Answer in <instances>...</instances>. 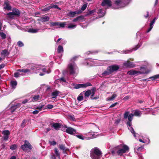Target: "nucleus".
<instances>
[{
    "instance_id": "f257e3e1",
    "label": "nucleus",
    "mask_w": 159,
    "mask_h": 159,
    "mask_svg": "<svg viewBox=\"0 0 159 159\" xmlns=\"http://www.w3.org/2000/svg\"><path fill=\"white\" fill-rule=\"evenodd\" d=\"M120 68L119 66L116 64H113L108 66L106 70L102 74L103 76H107L111 74L114 72H116Z\"/></svg>"
},
{
    "instance_id": "f03ea898",
    "label": "nucleus",
    "mask_w": 159,
    "mask_h": 159,
    "mask_svg": "<svg viewBox=\"0 0 159 159\" xmlns=\"http://www.w3.org/2000/svg\"><path fill=\"white\" fill-rule=\"evenodd\" d=\"M102 152L97 147L93 148L90 153V156L92 159H100L102 157Z\"/></svg>"
},
{
    "instance_id": "7ed1b4c3",
    "label": "nucleus",
    "mask_w": 159,
    "mask_h": 159,
    "mask_svg": "<svg viewBox=\"0 0 159 159\" xmlns=\"http://www.w3.org/2000/svg\"><path fill=\"white\" fill-rule=\"evenodd\" d=\"M12 12H8L7 15L8 16V17L11 19H13L14 16H19L20 12V11L16 8H14L12 10Z\"/></svg>"
},
{
    "instance_id": "20e7f679",
    "label": "nucleus",
    "mask_w": 159,
    "mask_h": 159,
    "mask_svg": "<svg viewBox=\"0 0 159 159\" xmlns=\"http://www.w3.org/2000/svg\"><path fill=\"white\" fill-rule=\"evenodd\" d=\"M122 146V145L120 144L116 147V148L119 149L117 152L118 155H122L123 154L125 153L127 151H129V147L126 145H123L122 147L123 148L119 149V148L120 147Z\"/></svg>"
},
{
    "instance_id": "39448f33",
    "label": "nucleus",
    "mask_w": 159,
    "mask_h": 159,
    "mask_svg": "<svg viewBox=\"0 0 159 159\" xmlns=\"http://www.w3.org/2000/svg\"><path fill=\"white\" fill-rule=\"evenodd\" d=\"M20 148L24 151H25L28 150V149L31 150L33 147L28 141L25 140L24 141V144L22 145Z\"/></svg>"
},
{
    "instance_id": "423d86ee",
    "label": "nucleus",
    "mask_w": 159,
    "mask_h": 159,
    "mask_svg": "<svg viewBox=\"0 0 159 159\" xmlns=\"http://www.w3.org/2000/svg\"><path fill=\"white\" fill-rule=\"evenodd\" d=\"M92 84L89 82H87L85 84H78L75 85L74 88L78 89L80 88H85L88 86H92Z\"/></svg>"
},
{
    "instance_id": "0eeeda50",
    "label": "nucleus",
    "mask_w": 159,
    "mask_h": 159,
    "mask_svg": "<svg viewBox=\"0 0 159 159\" xmlns=\"http://www.w3.org/2000/svg\"><path fill=\"white\" fill-rule=\"evenodd\" d=\"M134 115L132 113L129 114V112L126 111L125 112L124 115V119H127L128 118V121H131L133 119V117Z\"/></svg>"
},
{
    "instance_id": "6e6552de",
    "label": "nucleus",
    "mask_w": 159,
    "mask_h": 159,
    "mask_svg": "<svg viewBox=\"0 0 159 159\" xmlns=\"http://www.w3.org/2000/svg\"><path fill=\"white\" fill-rule=\"evenodd\" d=\"M64 128H66V129H64L66 132L70 134L73 135L74 134V133L76 132L75 129L71 127H67L65 125Z\"/></svg>"
},
{
    "instance_id": "1a4fd4ad",
    "label": "nucleus",
    "mask_w": 159,
    "mask_h": 159,
    "mask_svg": "<svg viewBox=\"0 0 159 159\" xmlns=\"http://www.w3.org/2000/svg\"><path fill=\"white\" fill-rule=\"evenodd\" d=\"M3 6L4 7L3 9L8 11L11 10V7L10 4L9 2L7 0L4 1Z\"/></svg>"
},
{
    "instance_id": "9d476101",
    "label": "nucleus",
    "mask_w": 159,
    "mask_h": 159,
    "mask_svg": "<svg viewBox=\"0 0 159 159\" xmlns=\"http://www.w3.org/2000/svg\"><path fill=\"white\" fill-rule=\"evenodd\" d=\"M123 66L126 68H133L135 67V65L133 62H130L129 60L123 63Z\"/></svg>"
},
{
    "instance_id": "9b49d317",
    "label": "nucleus",
    "mask_w": 159,
    "mask_h": 159,
    "mask_svg": "<svg viewBox=\"0 0 159 159\" xmlns=\"http://www.w3.org/2000/svg\"><path fill=\"white\" fill-rule=\"evenodd\" d=\"M52 127H53L56 130H58L61 127V125L58 123L52 122L49 124Z\"/></svg>"
},
{
    "instance_id": "f8f14e48",
    "label": "nucleus",
    "mask_w": 159,
    "mask_h": 159,
    "mask_svg": "<svg viewBox=\"0 0 159 159\" xmlns=\"http://www.w3.org/2000/svg\"><path fill=\"white\" fill-rule=\"evenodd\" d=\"M81 13L82 11L81 10H79L75 11H70L68 14V16L70 17H74L75 16L76 14H79Z\"/></svg>"
},
{
    "instance_id": "ddd939ff",
    "label": "nucleus",
    "mask_w": 159,
    "mask_h": 159,
    "mask_svg": "<svg viewBox=\"0 0 159 159\" xmlns=\"http://www.w3.org/2000/svg\"><path fill=\"white\" fill-rule=\"evenodd\" d=\"M21 106V104L20 103H17L15 105L12 106L10 108V110L11 112L16 111L17 108H19Z\"/></svg>"
},
{
    "instance_id": "4468645a",
    "label": "nucleus",
    "mask_w": 159,
    "mask_h": 159,
    "mask_svg": "<svg viewBox=\"0 0 159 159\" xmlns=\"http://www.w3.org/2000/svg\"><path fill=\"white\" fill-rule=\"evenodd\" d=\"M68 68L70 75H73L75 73V71L74 70L73 65L72 63H70L68 65Z\"/></svg>"
},
{
    "instance_id": "2eb2a0df",
    "label": "nucleus",
    "mask_w": 159,
    "mask_h": 159,
    "mask_svg": "<svg viewBox=\"0 0 159 159\" xmlns=\"http://www.w3.org/2000/svg\"><path fill=\"white\" fill-rule=\"evenodd\" d=\"M59 148L60 150H62L63 153H66V152L69 151V149L66 148L64 144H61L60 145Z\"/></svg>"
},
{
    "instance_id": "dca6fc26",
    "label": "nucleus",
    "mask_w": 159,
    "mask_h": 159,
    "mask_svg": "<svg viewBox=\"0 0 159 159\" xmlns=\"http://www.w3.org/2000/svg\"><path fill=\"white\" fill-rule=\"evenodd\" d=\"M107 5L109 7L111 6V2L110 0H103L101 5L102 6H104Z\"/></svg>"
},
{
    "instance_id": "f3484780",
    "label": "nucleus",
    "mask_w": 159,
    "mask_h": 159,
    "mask_svg": "<svg viewBox=\"0 0 159 159\" xmlns=\"http://www.w3.org/2000/svg\"><path fill=\"white\" fill-rule=\"evenodd\" d=\"M96 90V89L95 87H93L91 89V94L90 98L92 99H96L97 98L96 97H93L95 94Z\"/></svg>"
},
{
    "instance_id": "a211bd4d",
    "label": "nucleus",
    "mask_w": 159,
    "mask_h": 159,
    "mask_svg": "<svg viewBox=\"0 0 159 159\" xmlns=\"http://www.w3.org/2000/svg\"><path fill=\"white\" fill-rule=\"evenodd\" d=\"M50 18L48 16H44L40 18L39 20L42 22H44L49 20Z\"/></svg>"
},
{
    "instance_id": "6ab92c4d",
    "label": "nucleus",
    "mask_w": 159,
    "mask_h": 159,
    "mask_svg": "<svg viewBox=\"0 0 159 159\" xmlns=\"http://www.w3.org/2000/svg\"><path fill=\"white\" fill-rule=\"evenodd\" d=\"M138 73L141 74L142 73L140 71L134 70H130L128 72V74L130 75H134Z\"/></svg>"
},
{
    "instance_id": "aec40b11",
    "label": "nucleus",
    "mask_w": 159,
    "mask_h": 159,
    "mask_svg": "<svg viewBox=\"0 0 159 159\" xmlns=\"http://www.w3.org/2000/svg\"><path fill=\"white\" fill-rule=\"evenodd\" d=\"M59 93H60V92L57 90H56L55 91L52 92V95L53 96L52 97V98H56V97L58 95Z\"/></svg>"
},
{
    "instance_id": "412c9836",
    "label": "nucleus",
    "mask_w": 159,
    "mask_h": 159,
    "mask_svg": "<svg viewBox=\"0 0 159 159\" xmlns=\"http://www.w3.org/2000/svg\"><path fill=\"white\" fill-rule=\"evenodd\" d=\"M10 54V52H8V50L5 49L2 51L1 52L2 55H4V56H7Z\"/></svg>"
},
{
    "instance_id": "4be33fe9",
    "label": "nucleus",
    "mask_w": 159,
    "mask_h": 159,
    "mask_svg": "<svg viewBox=\"0 0 159 159\" xmlns=\"http://www.w3.org/2000/svg\"><path fill=\"white\" fill-rule=\"evenodd\" d=\"M140 45H137L134 48H133V49L126 51V52L125 53H127L128 52H132L133 50H136L137 49H138Z\"/></svg>"
},
{
    "instance_id": "5701e85b",
    "label": "nucleus",
    "mask_w": 159,
    "mask_h": 159,
    "mask_svg": "<svg viewBox=\"0 0 159 159\" xmlns=\"http://www.w3.org/2000/svg\"><path fill=\"white\" fill-rule=\"evenodd\" d=\"M91 90H88L86 91L84 93V96L85 98H88L91 95Z\"/></svg>"
},
{
    "instance_id": "b1692460",
    "label": "nucleus",
    "mask_w": 159,
    "mask_h": 159,
    "mask_svg": "<svg viewBox=\"0 0 159 159\" xmlns=\"http://www.w3.org/2000/svg\"><path fill=\"white\" fill-rule=\"evenodd\" d=\"M54 153L56 156L58 157L59 159H60V153L59 152L58 149L57 148H55L54 149Z\"/></svg>"
},
{
    "instance_id": "393cba45",
    "label": "nucleus",
    "mask_w": 159,
    "mask_h": 159,
    "mask_svg": "<svg viewBox=\"0 0 159 159\" xmlns=\"http://www.w3.org/2000/svg\"><path fill=\"white\" fill-rule=\"evenodd\" d=\"M123 3V0H115L114 2V3L117 6H119Z\"/></svg>"
},
{
    "instance_id": "a878e982",
    "label": "nucleus",
    "mask_w": 159,
    "mask_h": 159,
    "mask_svg": "<svg viewBox=\"0 0 159 159\" xmlns=\"http://www.w3.org/2000/svg\"><path fill=\"white\" fill-rule=\"evenodd\" d=\"M11 83L12 88L14 89L17 84V83L16 81H11Z\"/></svg>"
},
{
    "instance_id": "bb28decb",
    "label": "nucleus",
    "mask_w": 159,
    "mask_h": 159,
    "mask_svg": "<svg viewBox=\"0 0 159 159\" xmlns=\"http://www.w3.org/2000/svg\"><path fill=\"white\" fill-rule=\"evenodd\" d=\"M17 71L23 72L24 73H26L30 72V70L29 69H19L17 70Z\"/></svg>"
},
{
    "instance_id": "cd10ccee",
    "label": "nucleus",
    "mask_w": 159,
    "mask_h": 159,
    "mask_svg": "<svg viewBox=\"0 0 159 159\" xmlns=\"http://www.w3.org/2000/svg\"><path fill=\"white\" fill-rule=\"evenodd\" d=\"M66 22H59L58 26V27H64L66 25Z\"/></svg>"
},
{
    "instance_id": "c85d7f7f",
    "label": "nucleus",
    "mask_w": 159,
    "mask_h": 159,
    "mask_svg": "<svg viewBox=\"0 0 159 159\" xmlns=\"http://www.w3.org/2000/svg\"><path fill=\"white\" fill-rule=\"evenodd\" d=\"M158 18L157 17H155L153 19L151 22L150 23L149 26L151 27H153V25L154 23H155L156 20Z\"/></svg>"
},
{
    "instance_id": "c756f323",
    "label": "nucleus",
    "mask_w": 159,
    "mask_h": 159,
    "mask_svg": "<svg viewBox=\"0 0 159 159\" xmlns=\"http://www.w3.org/2000/svg\"><path fill=\"white\" fill-rule=\"evenodd\" d=\"M57 52L59 53L63 52V48L60 45L58 46L57 48Z\"/></svg>"
},
{
    "instance_id": "7c9ffc66",
    "label": "nucleus",
    "mask_w": 159,
    "mask_h": 159,
    "mask_svg": "<svg viewBox=\"0 0 159 159\" xmlns=\"http://www.w3.org/2000/svg\"><path fill=\"white\" fill-rule=\"evenodd\" d=\"M102 9H100L98 10V13L101 14L100 16L101 17L103 16L105 14V11H104V12H102Z\"/></svg>"
},
{
    "instance_id": "2f4dec72",
    "label": "nucleus",
    "mask_w": 159,
    "mask_h": 159,
    "mask_svg": "<svg viewBox=\"0 0 159 159\" xmlns=\"http://www.w3.org/2000/svg\"><path fill=\"white\" fill-rule=\"evenodd\" d=\"M80 19H83V16H79L73 20V21L75 22L78 20H79Z\"/></svg>"
},
{
    "instance_id": "473e14b6",
    "label": "nucleus",
    "mask_w": 159,
    "mask_h": 159,
    "mask_svg": "<svg viewBox=\"0 0 159 159\" xmlns=\"http://www.w3.org/2000/svg\"><path fill=\"white\" fill-rule=\"evenodd\" d=\"M117 96L116 94H113L112 96L111 97H109L108 98L107 101H110L111 100H113L115 98H116Z\"/></svg>"
},
{
    "instance_id": "72a5a7b5",
    "label": "nucleus",
    "mask_w": 159,
    "mask_h": 159,
    "mask_svg": "<svg viewBox=\"0 0 159 159\" xmlns=\"http://www.w3.org/2000/svg\"><path fill=\"white\" fill-rule=\"evenodd\" d=\"M59 22H51L50 23V25L51 27L56 26L58 27V26Z\"/></svg>"
},
{
    "instance_id": "f704fd0d",
    "label": "nucleus",
    "mask_w": 159,
    "mask_h": 159,
    "mask_svg": "<svg viewBox=\"0 0 159 159\" xmlns=\"http://www.w3.org/2000/svg\"><path fill=\"white\" fill-rule=\"evenodd\" d=\"M2 134H3L4 135L9 136L10 134V132L8 130H5L2 131Z\"/></svg>"
},
{
    "instance_id": "c9c22d12",
    "label": "nucleus",
    "mask_w": 159,
    "mask_h": 159,
    "mask_svg": "<svg viewBox=\"0 0 159 159\" xmlns=\"http://www.w3.org/2000/svg\"><path fill=\"white\" fill-rule=\"evenodd\" d=\"M38 29H31L29 30V31L31 33H35L38 32Z\"/></svg>"
},
{
    "instance_id": "e433bc0d",
    "label": "nucleus",
    "mask_w": 159,
    "mask_h": 159,
    "mask_svg": "<svg viewBox=\"0 0 159 159\" xmlns=\"http://www.w3.org/2000/svg\"><path fill=\"white\" fill-rule=\"evenodd\" d=\"M134 116H140V111L138 110H136L134 111V114H133Z\"/></svg>"
},
{
    "instance_id": "4c0bfd02",
    "label": "nucleus",
    "mask_w": 159,
    "mask_h": 159,
    "mask_svg": "<svg viewBox=\"0 0 159 159\" xmlns=\"http://www.w3.org/2000/svg\"><path fill=\"white\" fill-rule=\"evenodd\" d=\"M158 78H159V74L155 75L152 77H149V79H152V80H154Z\"/></svg>"
},
{
    "instance_id": "58836bf2",
    "label": "nucleus",
    "mask_w": 159,
    "mask_h": 159,
    "mask_svg": "<svg viewBox=\"0 0 159 159\" xmlns=\"http://www.w3.org/2000/svg\"><path fill=\"white\" fill-rule=\"evenodd\" d=\"M39 98V95H35L33 98L32 99V101L34 102H36L37 101Z\"/></svg>"
},
{
    "instance_id": "ea45409f",
    "label": "nucleus",
    "mask_w": 159,
    "mask_h": 159,
    "mask_svg": "<svg viewBox=\"0 0 159 159\" xmlns=\"http://www.w3.org/2000/svg\"><path fill=\"white\" fill-rule=\"evenodd\" d=\"M77 99L79 101H81L83 99V96L81 95V93L78 97Z\"/></svg>"
},
{
    "instance_id": "a19ab883",
    "label": "nucleus",
    "mask_w": 159,
    "mask_h": 159,
    "mask_svg": "<svg viewBox=\"0 0 159 159\" xmlns=\"http://www.w3.org/2000/svg\"><path fill=\"white\" fill-rule=\"evenodd\" d=\"M16 144H12L10 146V149L12 150H14L16 148Z\"/></svg>"
},
{
    "instance_id": "79ce46f5",
    "label": "nucleus",
    "mask_w": 159,
    "mask_h": 159,
    "mask_svg": "<svg viewBox=\"0 0 159 159\" xmlns=\"http://www.w3.org/2000/svg\"><path fill=\"white\" fill-rule=\"evenodd\" d=\"M0 36L2 39H4L6 38V35L3 32H0Z\"/></svg>"
},
{
    "instance_id": "37998d69",
    "label": "nucleus",
    "mask_w": 159,
    "mask_h": 159,
    "mask_svg": "<svg viewBox=\"0 0 159 159\" xmlns=\"http://www.w3.org/2000/svg\"><path fill=\"white\" fill-rule=\"evenodd\" d=\"M51 9V7L50 6H49L48 7L44 8L42 9V10L43 11H49Z\"/></svg>"
},
{
    "instance_id": "c03bdc74",
    "label": "nucleus",
    "mask_w": 159,
    "mask_h": 159,
    "mask_svg": "<svg viewBox=\"0 0 159 159\" xmlns=\"http://www.w3.org/2000/svg\"><path fill=\"white\" fill-rule=\"evenodd\" d=\"M69 118L72 121H75V119L74 115H70L68 116Z\"/></svg>"
},
{
    "instance_id": "a18cd8bd",
    "label": "nucleus",
    "mask_w": 159,
    "mask_h": 159,
    "mask_svg": "<svg viewBox=\"0 0 159 159\" xmlns=\"http://www.w3.org/2000/svg\"><path fill=\"white\" fill-rule=\"evenodd\" d=\"M26 123V120H25L24 119L22 121L21 123V127L22 128H24V127H25V125Z\"/></svg>"
},
{
    "instance_id": "49530a36",
    "label": "nucleus",
    "mask_w": 159,
    "mask_h": 159,
    "mask_svg": "<svg viewBox=\"0 0 159 159\" xmlns=\"http://www.w3.org/2000/svg\"><path fill=\"white\" fill-rule=\"evenodd\" d=\"M53 107V106L51 104L48 105L45 107V108L50 109Z\"/></svg>"
},
{
    "instance_id": "de8ad7c7",
    "label": "nucleus",
    "mask_w": 159,
    "mask_h": 159,
    "mask_svg": "<svg viewBox=\"0 0 159 159\" xmlns=\"http://www.w3.org/2000/svg\"><path fill=\"white\" fill-rule=\"evenodd\" d=\"M18 46L20 47H22L24 46L23 43L21 41H19L17 43Z\"/></svg>"
},
{
    "instance_id": "09e8293b",
    "label": "nucleus",
    "mask_w": 159,
    "mask_h": 159,
    "mask_svg": "<svg viewBox=\"0 0 159 159\" xmlns=\"http://www.w3.org/2000/svg\"><path fill=\"white\" fill-rule=\"evenodd\" d=\"M50 7H51V9L52 8H54L57 9L58 10H61V8L59 7L57 5H55L52 6H50Z\"/></svg>"
},
{
    "instance_id": "8fccbe9b",
    "label": "nucleus",
    "mask_w": 159,
    "mask_h": 159,
    "mask_svg": "<svg viewBox=\"0 0 159 159\" xmlns=\"http://www.w3.org/2000/svg\"><path fill=\"white\" fill-rule=\"evenodd\" d=\"M42 71L43 72L46 73H47L48 74L51 72V70L50 69H49V70H47L46 68H43L42 69Z\"/></svg>"
},
{
    "instance_id": "3c124183",
    "label": "nucleus",
    "mask_w": 159,
    "mask_h": 159,
    "mask_svg": "<svg viewBox=\"0 0 159 159\" xmlns=\"http://www.w3.org/2000/svg\"><path fill=\"white\" fill-rule=\"evenodd\" d=\"M130 131L131 132V133L133 134L134 136L135 137H136L135 132L134 131L133 128L131 127H130Z\"/></svg>"
},
{
    "instance_id": "603ef678",
    "label": "nucleus",
    "mask_w": 159,
    "mask_h": 159,
    "mask_svg": "<svg viewBox=\"0 0 159 159\" xmlns=\"http://www.w3.org/2000/svg\"><path fill=\"white\" fill-rule=\"evenodd\" d=\"M44 106V105H41L40 106L39 105L36 107V109H39V111H41Z\"/></svg>"
},
{
    "instance_id": "864d4df0",
    "label": "nucleus",
    "mask_w": 159,
    "mask_h": 159,
    "mask_svg": "<svg viewBox=\"0 0 159 159\" xmlns=\"http://www.w3.org/2000/svg\"><path fill=\"white\" fill-rule=\"evenodd\" d=\"M76 25H73V24H70L69 25L67 28L70 29H72L76 27Z\"/></svg>"
},
{
    "instance_id": "5fc2aeb1",
    "label": "nucleus",
    "mask_w": 159,
    "mask_h": 159,
    "mask_svg": "<svg viewBox=\"0 0 159 159\" xmlns=\"http://www.w3.org/2000/svg\"><path fill=\"white\" fill-rule=\"evenodd\" d=\"M87 7V5L86 4H84L82 6L81 8V10L82 11H84L86 9Z\"/></svg>"
},
{
    "instance_id": "6e6d98bb",
    "label": "nucleus",
    "mask_w": 159,
    "mask_h": 159,
    "mask_svg": "<svg viewBox=\"0 0 159 159\" xmlns=\"http://www.w3.org/2000/svg\"><path fill=\"white\" fill-rule=\"evenodd\" d=\"M49 143H50L51 145H55L57 144V143L55 141H49Z\"/></svg>"
},
{
    "instance_id": "4d7b16f0",
    "label": "nucleus",
    "mask_w": 159,
    "mask_h": 159,
    "mask_svg": "<svg viewBox=\"0 0 159 159\" xmlns=\"http://www.w3.org/2000/svg\"><path fill=\"white\" fill-rule=\"evenodd\" d=\"M95 12V10H94V9L92 11H89L88 12V15H89L92 14H93V13H94Z\"/></svg>"
},
{
    "instance_id": "13d9d810",
    "label": "nucleus",
    "mask_w": 159,
    "mask_h": 159,
    "mask_svg": "<svg viewBox=\"0 0 159 159\" xmlns=\"http://www.w3.org/2000/svg\"><path fill=\"white\" fill-rule=\"evenodd\" d=\"M143 146H140L137 149V151H138L141 152L142 151V150L143 149Z\"/></svg>"
},
{
    "instance_id": "bf43d9fd",
    "label": "nucleus",
    "mask_w": 159,
    "mask_h": 159,
    "mask_svg": "<svg viewBox=\"0 0 159 159\" xmlns=\"http://www.w3.org/2000/svg\"><path fill=\"white\" fill-rule=\"evenodd\" d=\"M76 136L78 138L82 140H84V138H85L84 137H83L82 136L80 135H76Z\"/></svg>"
},
{
    "instance_id": "052dcab7",
    "label": "nucleus",
    "mask_w": 159,
    "mask_h": 159,
    "mask_svg": "<svg viewBox=\"0 0 159 159\" xmlns=\"http://www.w3.org/2000/svg\"><path fill=\"white\" fill-rule=\"evenodd\" d=\"M9 136L8 135H3V136L2 137V138L5 141H7V140L8 138H9Z\"/></svg>"
},
{
    "instance_id": "680f3d73",
    "label": "nucleus",
    "mask_w": 159,
    "mask_h": 159,
    "mask_svg": "<svg viewBox=\"0 0 159 159\" xmlns=\"http://www.w3.org/2000/svg\"><path fill=\"white\" fill-rule=\"evenodd\" d=\"M20 75V74L18 72H16L14 73V76L16 78H17Z\"/></svg>"
},
{
    "instance_id": "e2e57ef3",
    "label": "nucleus",
    "mask_w": 159,
    "mask_h": 159,
    "mask_svg": "<svg viewBox=\"0 0 159 159\" xmlns=\"http://www.w3.org/2000/svg\"><path fill=\"white\" fill-rule=\"evenodd\" d=\"M59 80L60 81H62L64 82H66V80L63 77H61L59 79Z\"/></svg>"
},
{
    "instance_id": "0e129e2a",
    "label": "nucleus",
    "mask_w": 159,
    "mask_h": 159,
    "mask_svg": "<svg viewBox=\"0 0 159 159\" xmlns=\"http://www.w3.org/2000/svg\"><path fill=\"white\" fill-rule=\"evenodd\" d=\"M118 104V103L117 102H115V103H114V104L111 105L110 107V108H112V107H114Z\"/></svg>"
},
{
    "instance_id": "69168bd1",
    "label": "nucleus",
    "mask_w": 159,
    "mask_h": 159,
    "mask_svg": "<svg viewBox=\"0 0 159 159\" xmlns=\"http://www.w3.org/2000/svg\"><path fill=\"white\" fill-rule=\"evenodd\" d=\"M126 124L127 125L131 127V121H128L126 123Z\"/></svg>"
},
{
    "instance_id": "338daca9",
    "label": "nucleus",
    "mask_w": 159,
    "mask_h": 159,
    "mask_svg": "<svg viewBox=\"0 0 159 159\" xmlns=\"http://www.w3.org/2000/svg\"><path fill=\"white\" fill-rule=\"evenodd\" d=\"M78 56H75V57H74L71 60V61H75L77 60V58H78Z\"/></svg>"
},
{
    "instance_id": "774afa93",
    "label": "nucleus",
    "mask_w": 159,
    "mask_h": 159,
    "mask_svg": "<svg viewBox=\"0 0 159 159\" xmlns=\"http://www.w3.org/2000/svg\"><path fill=\"white\" fill-rule=\"evenodd\" d=\"M28 101V100L27 99H25L22 102V104H24L25 103H26Z\"/></svg>"
}]
</instances>
